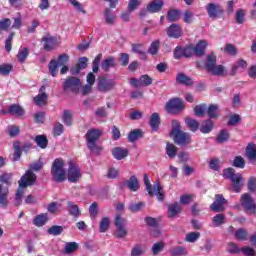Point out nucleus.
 I'll list each match as a JSON object with an SVG mask.
<instances>
[{
	"label": "nucleus",
	"instance_id": "obj_1",
	"mask_svg": "<svg viewBox=\"0 0 256 256\" xmlns=\"http://www.w3.org/2000/svg\"><path fill=\"white\" fill-rule=\"evenodd\" d=\"M170 135L173 136V141L179 147H187L193 143V139L188 132L181 130V123L178 120H172V130Z\"/></svg>",
	"mask_w": 256,
	"mask_h": 256
},
{
	"label": "nucleus",
	"instance_id": "obj_2",
	"mask_svg": "<svg viewBox=\"0 0 256 256\" xmlns=\"http://www.w3.org/2000/svg\"><path fill=\"white\" fill-rule=\"evenodd\" d=\"M102 136L103 131L96 128L89 129L84 136V139H86L87 148L94 155H101V151H103V147L97 145V142Z\"/></svg>",
	"mask_w": 256,
	"mask_h": 256
},
{
	"label": "nucleus",
	"instance_id": "obj_3",
	"mask_svg": "<svg viewBox=\"0 0 256 256\" xmlns=\"http://www.w3.org/2000/svg\"><path fill=\"white\" fill-rule=\"evenodd\" d=\"M223 177L231 181L234 193H241V189H243V183H241L243 175L241 173H235V170L229 167L223 170Z\"/></svg>",
	"mask_w": 256,
	"mask_h": 256
},
{
	"label": "nucleus",
	"instance_id": "obj_4",
	"mask_svg": "<svg viewBox=\"0 0 256 256\" xmlns=\"http://www.w3.org/2000/svg\"><path fill=\"white\" fill-rule=\"evenodd\" d=\"M205 69L211 75L221 77L225 73V67L223 65L217 66V56L215 53H211L206 57Z\"/></svg>",
	"mask_w": 256,
	"mask_h": 256
},
{
	"label": "nucleus",
	"instance_id": "obj_5",
	"mask_svg": "<svg viewBox=\"0 0 256 256\" xmlns=\"http://www.w3.org/2000/svg\"><path fill=\"white\" fill-rule=\"evenodd\" d=\"M65 161L61 158H56L51 167V175L55 183H63L65 181Z\"/></svg>",
	"mask_w": 256,
	"mask_h": 256
},
{
	"label": "nucleus",
	"instance_id": "obj_6",
	"mask_svg": "<svg viewBox=\"0 0 256 256\" xmlns=\"http://www.w3.org/2000/svg\"><path fill=\"white\" fill-rule=\"evenodd\" d=\"M62 87L65 93L77 94L81 89V79L74 76H69L64 80Z\"/></svg>",
	"mask_w": 256,
	"mask_h": 256
},
{
	"label": "nucleus",
	"instance_id": "obj_7",
	"mask_svg": "<svg viewBox=\"0 0 256 256\" xmlns=\"http://www.w3.org/2000/svg\"><path fill=\"white\" fill-rule=\"evenodd\" d=\"M117 85V82L113 79H109L105 76H99L97 82V89L100 93H109L113 91Z\"/></svg>",
	"mask_w": 256,
	"mask_h": 256
},
{
	"label": "nucleus",
	"instance_id": "obj_8",
	"mask_svg": "<svg viewBox=\"0 0 256 256\" xmlns=\"http://www.w3.org/2000/svg\"><path fill=\"white\" fill-rule=\"evenodd\" d=\"M13 149H14L13 161H19V159H21V155H23V153H29V151H31V149H33V144L31 142H25L21 146V142L16 141L13 143Z\"/></svg>",
	"mask_w": 256,
	"mask_h": 256
},
{
	"label": "nucleus",
	"instance_id": "obj_9",
	"mask_svg": "<svg viewBox=\"0 0 256 256\" xmlns=\"http://www.w3.org/2000/svg\"><path fill=\"white\" fill-rule=\"evenodd\" d=\"M114 225L116 227L114 236L117 237V239H123V237H127V228H125L127 225V220L121 217V214L116 215Z\"/></svg>",
	"mask_w": 256,
	"mask_h": 256
},
{
	"label": "nucleus",
	"instance_id": "obj_10",
	"mask_svg": "<svg viewBox=\"0 0 256 256\" xmlns=\"http://www.w3.org/2000/svg\"><path fill=\"white\" fill-rule=\"evenodd\" d=\"M165 109L167 113L171 115H177V113H181L185 106L183 105V100L180 98H171L165 105Z\"/></svg>",
	"mask_w": 256,
	"mask_h": 256
},
{
	"label": "nucleus",
	"instance_id": "obj_11",
	"mask_svg": "<svg viewBox=\"0 0 256 256\" xmlns=\"http://www.w3.org/2000/svg\"><path fill=\"white\" fill-rule=\"evenodd\" d=\"M67 178L70 183H77L81 179V168L73 161L69 162Z\"/></svg>",
	"mask_w": 256,
	"mask_h": 256
},
{
	"label": "nucleus",
	"instance_id": "obj_12",
	"mask_svg": "<svg viewBox=\"0 0 256 256\" xmlns=\"http://www.w3.org/2000/svg\"><path fill=\"white\" fill-rule=\"evenodd\" d=\"M174 59L179 60L183 59H189L193 57V49L191 48V45H188L186 47L176 46L173 51Z\"/></svg>",
	"mask_w": 256,
	"mask_h": 256
},
{
	"label": "nucleus",
	"instance_id": "obj_13",
	"mask_svg": "<svg viewBox=\"0 0 256 256\" xmlns=\"http://www.w3.org/2000/svg\"><path fill=\"white\" fill-rule=\"evenodd\" d=\"M37 181V175L31 170H27L25 174L18 181V185L21 188L31 187Z\"/></svg>",
	"mask_w": 256,
	"mask_h": 256
},
{
	"label": "nucleus",
	"instance_id": "obj_14",
	"mask_svg": "<svg viewBox=\"0 0 256 256\" xmlns=\"http://www.w3.org/2000/svg\"><path fill=\"white\" fill-rule=\"evenodd\" d=\"M241 205L245 209V211H249L252 215L256 213V204L255 200L251 197L249 193L243 194L241 196Z\"/></svg>",
	"mask_w": 256,
	"mask_h": 256
},
{
	"label": "nucleus",
	"instance_id": "obj_15",
	"mask_svg": "<svg viewBox=\"0 0 256 256\" xmlns=\"http://www.w3.org/2000/svg\"><path fill=\"white\" fill-rule=\"evenodd\" d=\"M241 205L245 209V211H249L252 215L256 213V204L255 200L251 197L249 193L243 194L241 196Z\"/></svg>",
	"mask_w": 256,
	"mask_h": 256
},
{
	"label": "nucleus",
	"instance_id": "obj_16",
	"mask_svg": "<svg viewBox=\"0 0 256 256\" xmlns=\"http://www.w3.org/2000/svg\"><path fill=\"white\" fill-rule=\"evenodd\" d=\"M206 11L210 19H221V17H223V8L219 4H207Z\"/></svg>",
	"mask_w": 256,
	"mask_h": 256
},
{
	"label": "nucleus",
	"instance_id": "obj_17",
	"mask_svg": "<svg viewBox=\"0 0 256 256\" xmlns=\"http://www.w3.org/2000/svg\"><path fill=\"white\" fill-rule=\"evenodd\" d=\"M226 203L227 200L223 197V194H218L215 196L214 202L210 205V209L214 211V213H223Z\"/></svg>",
	"mask_w": 256,
	"mask_h": 256
},
{
	"label": "nucleus",
	"instance_id": "obj_18",
	"mask_svg": "<svg viewBox=\"0 0 256 256\" xmlns=\"http://www.w3.org/2000/svg\"><path fill=\"white\" fill-rule=\"evenodd\" d=\"M45 90H46L45 85H42L40 87L39 94L34 97V103L38 107H43L47 105V99L49 96L47 95V92H45Z\"/></svg>",
	"mask_w": 256,
	"mask_h": 256
},
{
	"label": "nucleus",
	"instance_id": "obj_19",
	"mask_svg": "<svg viewBox=\"0 0 256 256\" xmlns=\"http://www.w3.org/2000/svg\"><path fill=\"white\" fill-rule=\"evenodd\" d=\"M167 35L172 39H179L183 37V28L179 24H171L167 29Z\"/></svg>",
	"mask_w": 256,
	"mask_h": 256
},
{
	"label": "nucleus",
	"instance_id": "obj_20",
	"mask_svg": "<svg viewBox=\"0 0 256 256\" xmlns=\"http://www.w3.org/2000/svg\"><path fill=\"white\" fill-rule=\"evenodd\" d=\"M192 54L196 57H203L205 50L207 49V42L204 40L199 41L195 46L191 45Z\"/></svg>",
	"mask_w": 256,
	"mask_h": 256
},
{
	"label": "nucleus",
	"instance_id": "obj_21",
	"mask_svg": "<svg viewBox=\"0 0 256 256\" xmlns=\"http://www.w3.org/2000/svg\"><path fill=\"white\" fill-rule=\"evenodd\" d=\"M42 41L44 43V51H53L57 47V38L53 36H45L42 37Z\"/></svg>",
	"mask_w": 256,
	"mask_h": 256
},
{
	"label": "nucleus",
	"instance_id": "obj_22",
	"mask_svg": "<svg viewBox=\"0 0 256 256\" xmlns=\"http://www.w3.org/2000/svg\"><path fill=\"white\" fill-rule=\"evenodd\" d=\"M115 67H117L115 56H108L101 63V69L102 71H105V73L109 72V69H114Z\"/></svg>",
	"mask_w": 256,
	"mask_h": 256
},
{
	"label": "nucleus",
	"instance_id": "obj_23",
	"mask_svg": "<svg viewBox=\"0 0 256 256\" xmlns=\"http://www.w3.org/2000/svg\"><path fill=\"white\" fill-rule=\"evenodd\" d=\"M165 2L163 0H153L147 5V11L149 13H159L163 9Z\"/></svg>",
	"mask_w": 256,
	"mask_h": 256
},
{
	"label": "nucleus",
	"instance_id": "obj_24",
	"mask_svg": "<svg viewBox=\"0 0 256 256\" xmlns=\"http://www.w3.org/2000/svg\"><path fill=\"white\" fill-rule=\"evenodd\" d=\"M48 221H49V214L41 213L34 217L33 225H35L36 227H44V225H47Z\"/></svg>",
	"mask_w": 256,
	"mask_h": 256
},
{
	"label": "nucleus",
	"instance_id": "obj_25",
	"mask_svg": "<svg viewBox=\"0 0 256 256\" xmlns=\"http://www.w3.org/2000/svg\"><path fill=\"white\" fill-rule=\"evenodd\" d=\"M124 185L128 187L129 191H133L134 193L137 192V190L141 187L139 185V180L135 175L130 176V178L124 183Z\"/></svg>",
	"mask_w": 256,
	"mask_h": 256
},
{
	"label": "nucleus",
	"instance_id": "obj_26",
	"mask_svg": "<svg viewBox=\"0 0 256 256\" xmlns=\"http://www.w3.org/2000/svg\"><path fill=\"white\" fill-rule=\"evenodd\" d=\"M129 155L128 149H123L121 147H115L112 149V156L114 159H117V161H122V159H125Z\"/></svg>",
	"mask_w": 256,
	"mask_h": 256
},
{
	"label": "nucleus",
	"instance_id": "obj_27",
	"mask_svg": "<svg viewBox=\"0 0 256 256\" xmlns=\"http://www.w3.org/2000/svg\"><path fill=\"white\" fill-rule=\"evenodd\" d=\"M149 125H150L152 131H159V126L161 125V117L159 116V113L154 112L150 116Z\"/></svg>",
	"mask_w": 256,
	"mask_h": 256
},
{
	"label": "nucleus",
	"instance_id": "obj_28",
	"mask_svg": "<svg viewBox=\"0 0 256 256\" xmlns=\"http://www.w3.org/2000/svg\"><path fill=\"white\" fill-rule=\"evenodd\" d=\"M185 124L186 127L189 129V131H191L192 133H197V131H199V121H197L196 119H193L191 117H186L185 118Z\"/></svg>",
	"mask_w": 256,
	"mask_h": 256
},
{
	"label": "nucleus",
	"instance_id": "obj_29",
	"mask_svg": "<svg viewBox=\"0 0 256 256\" xmlns=\"http://www.w3.org/2000/svg\"><path fill=\"white\" fill-rule=\"evenodd\" d=\"M9 115H15V117H23L25 110L19 104H12L8 109Z\"/></svg>",
	"mask_w": 256,
	"mask_h": 256
},
{
	"label": "nucleus",
	"instance_id": "obj_30",
	"mask_svg": "<svg viewBox=\"0 0 256 256\" xmlns=\"http://www.w3.org/2000/svg\"><path fill=\"white\" fill-rule=\"evenodd\" d=\"M68 213L71 215V217H80L81 215V209L79 208V205L75 204L73 201H68Z\"/></svg>",
	"mask_w": 256,
	"mask_h": 256
},
{
	"label": "nucleus",
	"instance_id": "obj_31",
	"mask_svg": "<svg viewBox=\"0 0 256 256\" xmlns=\"http://www.w3.org/2000/svg\"><path fill=\"white\" fill-rule=\"evenodd\" d=\"M153 192L154 195H156L158 201H165V191H163V186H161V183L157 182L154 186H153Z\"/></svg>",
	"mask_w": 256,
	"mask_h": 256
},
{
	"label": "nucleus",
	"instance_id": "obj_32",
	"mask_svg": "<svg viewBox=\"0 0 256 256\" xmlns=\"http://www.w3.org/2000/svg\"><path fill=\"white\" fill-rule=\"evenodd\" d=\"M181 213V206L179 203H173L168 206V217L169 219H173V217H177Z\"/></svg>",
	"mask_w": 256,
	"mask_h": 256
},
{
	"label": "nucleus",
	"instance_id": "obj_33",
	"mask_svg": "<svg viewBox=\"0 0 256 256\" xmlns=\"http://www.w3.org/2000/svg\"><path fill=\"white\" fill-rule=\"evenodd\" d=\"M137 139H143V130L134 129L129 132V134H128L129 143H135V141H137Z\"/></svg>",
	"mask_w": 256,
	"mask_h": 256
},
{
	"label": "nucleus",
	"instance_id": "obj_34",
	"mask_svg": "<svg viewBox=\"0 0 256 256\" xmlns=\"http://www.w3.org/2000/svg\"><path fill=\"white\" fill-rule=\"evenodd\" d=\"M213 127H215V123L213 122V120L207 119L200 127V133H203L204 135H206L207 133H211L213 131Z\"/></svg>",
	"mask_w": 256,
	"mask_h": 256
},
{
	"label": "nucleus",
	"instance_id": "obj_35",
	"mask_svg": "<svg viewBox=\"0 0 256 256\" xmlns=\"http://www.w3.org/2000/svg\"><path fill=\"white\" fill-rule=\"evenodd\" d=\"M34 141L40 149H47V145H49V139H47V136L45 135H37L34 138Z\"/></svg>",
	"mask_w": 256,
	"mask_h": 256
},
{
	"label": "nucleus",
	"instance_id": "obj_36",
	"mask_svg": "<svg viewBox=\"0 0 256 256\" xmlns=\"http://www.w3.org/2000/svg\"><path fill=\"white\" fill-rule=\"evenodd\" d=\"M206 111L210 119H217L219 117V106L216 104H210Z\"/></svg>",
	"mask_w": 256,
	"mask_h": 256
},
{
	"label": "nucleus",
	"instance_id": "obj_37",
	"mask_svg": "<svg viewBox=\"0 0 256 256\" xmlns=\"http://www.w3.org/2000/svg\"><path fill=\"white\" fill-rule=\"evenodd\" d=\"M176 81L180 85H187V86L193 85V80L189 76L185 75L184 73H179L176 76Z\"/></svg>",
	"mask_w": 256,
	"mask_h": 256
},
{
	"label": "nucleus",
	"instance_id": "obj_38",
	"mask_svg": "<svg viewBox=\"0 0 256 256\" xmlns=\"http://www.w3.org/2000/svg\"><path fill=\"white\" fill-rule=\"evenodd\" d=\"M246 156L250 161H255L256 159V145L255 143H249L246 147Z\"/></svg>",
	"mask_w": 256,
	"mask_h": 256
},
{
	"label": "nucleus",
	"instance_id": "obj_39",
	"mask_svg": "<svg viewBox=\"0 0 256 256\" xmlns=\"http://www.w3.org/2000/svg\"><path fill=\"white\" fill-rule=\"evenodd\" d=\"M179 17H181V11H179L178 9H171L167 13V20L170 23L179 21Z\"/></svg>",
	"mask_w": 256,
	"mask_h": 256
},
{
	"label": "nucleus",
	"instance_id": "obj_40",
	"mask_svg": "<svg viewBox=\"0 0 256 256\" xmlns=\"http://www.w3.org/2000/svg\"><path fill=\"white\" fill-rule=\"evenodd\" d=\"M48 70L52 77H57V73H59V64L56 59H52L48 64Z\"/></svg>",
	"mask_w": 256,
	"mask_h": 256
},
{
	"label": "nucleus",
	"instance_id": "obj_41",
	"mask_svg": "<svg viewBox=\"0 0 256 256\" xmlns=\"http://www.w3.org/2000/svg\"><path fill=\"white\" fill-rule=\"evenodd\" d=\"M226 251L227 253H230V255H239V253H241V248L237 243L229 242L227 244Z\"/></svg>",
	"mask_w": 256,
	"mask_h": 256
},
{
	"label": "nucleus",
	"instance_id": "obj_42",
	"mask_svg": "<svg viewBox=\"0 0 256 256\" xmlns=\"http://www.w3.org/2000/svg\"><path fill=\"white\" fill-rule=\"evenodd\" d=\"M160 45H161V41H159V40H154V41L150 44V46H149V48H148V54H149V55H153V56L159 55V47H160Z\"/></svg>",
	"mask_w": 256,
	"mask_h": 256
},
{
	"label": "nucleus",
	"instance_id": "obj_43",
	"mask_svg": "<svg viewBox=\"0 0 256 256\" xmlns=\"http://www.w3.org/2000/svg\"><path fill=\"white\" fill-rule=\"evenodd\" d=\"M62 121L67 127H71L73 125V114L71 110H64L62 115Z\"/></svg>",
	"mask_w": 256,
	"mask_h": 256
},
{
	"label": "nucleus",
	"instance_id": "obj_44",
	"mask_svg": "<svg viewBox=\"0 0 256 256\" xmlns=\"http://www.w3.org/2000/svg\"><path fill=\"white\" fill-rule=\"evenodd\" d=\"M231 137V134L228 132L227 129L220 130L216 141L217 143H226V141H229V138Z\"/></svg>",
	"mask_w": 256,
	"mask_h": 256
},
{
	"label": "nucleus",
	"instance_id": "obj_45",
	"mask_svg": "<svg viewBox=\"0 0 256 256\" xmlns=\"http://www.w3.org/2000/svg\"><path fill=\"white\" fill-rule=\"evenodd\" d=\"M105 21L107 25H114L115 24V15L113 14V11H111V8H106L104 11Z\"/></svg>",
	"mask_w": 256,
	"mask_h": 256
},
{
	"label": "nucleus",
	"instance_id": "obj_46",
	"mask_svg": "<svg viewBox=\"0 0 256 256\" xmlns=\"http://www.w3.org/2000/svg\"><path fill=\"white\" fill-rule=\"evenodd\" d=\"M64 229L63 226L53 225L48 228L47 233L48 235H53L54 237H59L63 233Z\"/></svg>",
	"mask_w": 256,
	"mask_h": 256
},
{
	"label": "nucleus",
	"instance_id": "obj_47",
	"mask_svg": "<svg viewBox=\"0 0 256 256\" xmlns=\"http://www.w3.org/2000/svg\"><path fill=\"white\" fill-rule=\"evenodd\" d=\"M166 155H168L169 159H175V157H177V146L171 143H167Z\"/></svg>",
	"mask_w": 256,
	"mask_h": 256
},
{
	"label": "nucleus",
	"instance_id": "obj_48",
	"mask_svg": "<svg viewBox=\"0 0 256 256\" xmlns=\"http://www.w3.org/2000/svg\"><path fill=\"white\" fill-rule=\"evenodd\" d=\"M78 249L79 244H77V242H67L64 249V253L66 255H71V253H75V251H77Z\"/></svg>",
	"mask_w": 256,
	"mask_h": 256
},
{
	"label": "nucleus",
	"instance_id": "obj_49",
	"mask_svg": "<svg viewBox=\"0 0 256 256\" xmlns=\"http://www.w3.org/2000/svg\"><path fill=\"white\" fill-rule=\"evenodd\" d=\"M212 223H213L214 227H221V225H224L225 224V214L220 213V214L215 215L212 218Z\"/></svg>",
	"mask_w": 256,
	"mask_h": 256
},
{
	"label": "nucleus",
	"instance_id": "obj_50",
	"mask_svg": "<svg viewBox=\"0 0 256 256\" xmlns=\"http://www.w3.org/2000/svg\"><path fill=\"white\" fill-rule=\"evenodd\" d=\"M205 111H207V104H200L194 107V115L196 117H205Z\"/></svg>",
	"mask_w": 256,
	"mask_h": 256
},
{
	"label": "nucleus",
	"instance_id": "obj_51",
	"mask_svg": "<svg viewBox=\"0 0 256 256\" xmlns=\"http://www.w3.org/2000/svg\"><path fill=\"white\" fill-rule=\"evenodd\" d=\"M111 222L107 216L103 217L100 221L99 231L100 233H106L107 229H109Z\"/></svg>",
	"mask_w": 256,
	"mask_h": 256
},
{
	"label": "nucleus",
	"instance_id": "obj_52",
	"mask_svg": "<svg viewBox=\"0 0 256 256\" xmlns=\"http://www.w3.org/2000/svg\"><path fill=\"white\" fill-rule=\"evenodd\" d=\"M144 184L146 187V191L148 192V195L150 197H154L155 192L153 191V185H151V181L149 180V176L147 174H144Z\"/></svg>",
	"mask_w": 256,
	"mask_h": 256
},
{
	"label": "nucleus",
	"instance_id": "obj_53",
	"mask_svg": "<svg viewBox=\"0 0 256 256\" xmlns=\"http://www.w3.org/2000/svg\"><path fill=\"white\" fill-rule=\"evenodd\" d=\"M249 233L247 232V230L240 228L238 230H236L235 232V238L238 241H247V237H248Z\"/></svg>",
	"mask_w": 256,
	"mask_h": 256
},
{
	"label": "nucleus",
	"instance_id": "obj_54",
	"mask_svg": "<svg viewBox=\"0 0 256 256\" xmlns=\"http://www.w3.org/2000/svg\"><path fill=\"white\" fill-rule=\"evenodd\" d=\"M171 256H185L187 255V249L183 246H177L173 248L171 251Z\"/></svg>",
	"mask_w": 256,
	"mask_h": 256
},
{
	"label": "nucleus",
	"instance_id": "obj_55",
	"mask_svg": "<svg viewBox=\"0 0 256 256\" xmlns=\"http://www.w3.org/2000/svg\"><path fill=\"white\" fill-rule=\"evenodd\" d=\"M130 56L128 53H120L118 57V63L121 67H127L129 65Z\"/></svg>",
	"mask_w": 256,
	"mask_h": 256
},
{
	"label": "nucleus",
	"instance_id": "obj_56",
	"mask_svg": "<svg viewBox=\"0 0 256 256\" xmlns=\"http://www.w3.org/2000/svg\"><path fill=\"white\" fill-rule=\"evenodd\" d=\"M27 57H29V48L25 47L17 54V59L19 63H25L27 60Z\"/></svg>",
	"mask_w": 256,
	"mask_h": 256
},
{
	"label": "nucleus",
	"instance_id": "obj_57",
	"mask_svg": "<svg viewBox=\"0 0 256 256\" xmlns=\"http://www.w3.org/2000/svg\"><path fill=\"white\" fill-rule=\"evenodd\" d=\"M237 169H245V159L242 156H236L232 163Z\"/></svg>",
	"mask_w": 256,
	"mask_h": 256
},
{
	"label": "nucleus",
	"instance_id": "obj_58",
	"mask_svg": "<svg viewBox=\"0 0 256 256\" xmlns=\"http://www.w3.org/2000/svg\"><path fill=\"white\" fill-rule=\"evenodd\" d=\"M64 131H65V127L63 126V124H61L59 122L54 124L53 130H52L54 137H59V136L63 135Z\"/></svg>",
	"mask_w": 256,
	"mask_h": 256
},
{
	"label": "nucleus",
	"instance_id": "obj_59",
	"mask_svg": "<svg viewBox=\"0 0 256 256\" xmlns=\"http://www.w3.org/2000/svg\"><path fill=\"white\" fill-rule=\"evenodd\" d=\"M13 180V174L4 172L0 175V183H4L5 185H11V181Z\"/></svg>",
	"mask_w": 256,
	"mask_h": 256
},
{
	"label": "nucleus",
	"instance_id": "obj_60",
	"mask_svg": "<svg viewBox=\"0 0 256 256\" xmlns=\"http://www.w3.org/2000/svg\"><path fill=\"white\" fill-rule=\"evenodd\" d=\"M145 207V202L132 203L128 206V209L131 213H138Z\"/></svg>",
	"mask_w": 256,
	"mask_h": 256
},
{
	"label": "nucleus",
	"instance_id": "obj_61",
	"mask_svg": "<svg viewBox=\"0 0 256 256\" xmlns=\"http://www.w3.org/2000/svg\"><path fill=\"white\" fill-rule=\"evenodd\" d=\"M13 71V66L11 64H1L0 65V75L7 77Z\"/></svg>",
	"mask_w": 256,
	"mask_h": 256
},
{
	"label": "nucleus",
	"instance_id": "obj_62",
	"mask_svg": "<svg viewBox=\"0 0 256 256\" xmlns=\"http://www.w3.org/2000/svg\"><path fill=\"white\" fill-rule=\"evenodd\" d=\"M238 123H241V116L239 114H234L230 116L227 125L229 127H235V125H237Z\"/></svg>",
	"mask_w": 256,
	"mask_h": 256
},
{
	"label": "nucleus",
	"instance_id": "obj_63",
	"mask_svg": "<svg viewBox=\"0 0 256 256\" xmlns=\"http://www.w3.org/2000/svg\"><path fill=\"white\" fill-rule=\"evenodd\" d=\"M145 253V250H143V246L141 244H136L131 250V256H142Z\"/></svg>",
	"mask_w": 256,
	"mask_h": 256
},
{
	"label": "nucleus",
	"instance_id": "obj_64",
	"mask_svg": "<svg viewBox=\"0 0 256 256\" xmlns=\"http://www.w3.org/2000/svg\"><path fill=\"white\" fill-rule=\"evenodd\" d=\"M56 62L59 67L67 65L69 63V55H67L66 53L60 54Z\"/></svg>",
	"mask_w": 256,
	"mask_h": 256
}]
</instances>
